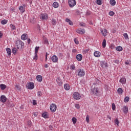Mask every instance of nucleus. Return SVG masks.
<instances>
[{"instance_id":"obj_1","label":"nucleus","mask_w":131,"mask_h":131,"mask_svg":"<svg viewBox=\"0 0 131 131\" xmlns=\"http://www.w3.org/2000/svg\"><path fill=\"white\" fill-rule=\"evenodd\" d=\"M16 45L17 47V49H22L23 47H24V43L22 42V41L20 40H17L16 41Z\"/></svg>"},{"instance_id":"obj_2","label":"nucleus","mask_w":131,"mask_h":131,"mask_svg":"<svg viewBox=\"0 0 131 131\" xmlns=\"http://www.w3.org/2000/svg\"><path fill=\"white\" fill-rule=\"evenodd\" d=\"M78 73V76L79 77H82L84 75H85V72L83 69H78L77 70Z\"/></svg>"},{"instance_id":"obj_3","label":"nucleus","mask_w":131,"mask_h":131,"mask_svg":"<svg viewBox=\"0 0 131 131\" xmlns=\"http://www.w3.org/2000/svg\"><path fill=\"white\" fill-rule=\"evenodd\" d=\"M73 97L75 100H80V98H81V96L78 92H75L73 95Z\"/></svg>"},{"instance_id":"obj_4","label":"nucleus","mask_w":131,"mask_h":131,"mask_svg":"<svg viewBox=\"0 0 131 131\" xmlns=\"http://www.w3.org/2000/svg\"><path fill=\"white\" fill-rule=\"evenodd\" d=\"M26 87L28 90H33L34 89V83L33 82H30L27 84Z\"/></svg>"},{"instance_id":"obj_5","label":"nucleus","mask_w":131,"mask_h":131,"mask_svg":"<svg viewBox=\"0 0 131 131\" xmlns=\"http://www.w3.org/2000/svg\"><path fill=\"white\" fill-rule=\"evenodd\" d=\"M91 93L92 95L98 96V94H99V89L97 88H94L93 89L91 90Z\"/></svg>"},{"instance_id":"obj_6","label":"nucleus","mask_w":131,"mask_h":131,"mask_svg":"<svg viewBox=\"0 0 131 131\" xmlns=\"http://www.w3.org/2000/svg\"><path fill=\"white\" fill-rule=\"evenodd\" d=\"M50 111L51 112H55L57 110V105L54 103H52L50 105Z\"/></svg>"},{"instance_id":"obj_7","label":"nucleus","mask_w":131,"mask_h":131,"mask_svg":"<svg viewBox=\"0 0 131 131\" xmlns=\"http://www.w3.org/2000/svg\"><path fill=\"white\" fill-rule=\"evenodd\" d=\"M69 5L70 8H73L76 5V1L75 0H69Z\"/></svg>"},{"instance_id":"obj_8","label":"nucleus","mask_w":131,"mask_h":131,"mask_svg":"<svg viewBox=\"0 0 131 131\" xmlns=\"http://www.w3.org/2000/svg\"><path fill=\"white\" fill-rule=\"evenodd\" d=\"M40 18L41 19V20H48V19L49 18V17L48 16V14H46V13H42L40 15Z\"/></svg>"},{"instance_id":"obj_9","label":"nucleus","mask_w":131,"mask_h":131,"mask_svg":"<svg viewBox=\"0 0 131 131\" xmlns=\"http://www.w3.org/2000/svg\"><path fill=\"white\" fill-rule=\"evenodd\" d=\"M7 97H6V96L5 95H2L1 96V99L0 101L1 102H2V103H6V102H7Z\"/></svg>"},{"instance_id":"obj_10","label":"nucleus","mask_w":131,"mask_h":131,"mask_svg":"<svg viewBox=\"0 0 131 131\" xmlns=\"http://www.w3.org/2000/svg\"><path fill=\"white\" fill-rule=\"evenodd\" d=\"M26 7V5H24L23 6H21L19 8V11H20L21 13H24L25 12V8Z\"/></svg>"},{"instance_id":"obj_11","label":"nucleus","mask_w":131,"mask_h":131,"mask_svg":"<svg viewBox=\"0 0 131 131\" xmlns=\"http://www.w3.org/2000/svg\"><path fill=\"white\" fill-rule=\"evenodd\" d=\"M51 59L54 63H57V62H58V57L56 55H53Z\"/></svg>"},{"instance_id":"obj_12","label":"nucleus","mask_w":131,"mask_h":131,"mask_svg":"<svg viewBox=\"0 0 131 131\" xmlns=\"http://www.w3.org/2000/svg\"><path fill=\"white\" fill-rule=\"evenodd\" d=\"M122 111L125 114H126L128 113V107L126 106H124L122 108Z\"/></svg>"},{"instance_id":"obj_13","label":"nucleus","mask_w":131,"mask_h":131,"mask_svg":"<svg viewBox=\"0 0 131 131\" xmlns=\"http://www.w3.org/2000/svg\"><path fill=\"white\" fill-rule=\"evenodd\" d=\"M76 32L79 34H83V33H84L85 31H84V29H80L79 30H77Z\"/></svg>"},{"instance_id":"obj_14","label":"nucleus","mask_w":131,"mask_h":131,"mask_svg":"<svg viewBox=\"0 0 131 131\" xmlns=\"http://www.w3.org/2000/svg\"><path fill=\"white\" fill-rule=\"evenodd\" d=\"M76 59L77 61H81L82 60V55L80 54H78L76 56Z\"/></svg>"},{"instance_id":"obj_15","label":"nucleus","mask_w":131,"mask_h":131,"mask_svg":"<svg viewBox=\"0 0 131 131\" xmlns=\"http://www.w3.org/2000/svg\"><path fill=\"white\" fill-rule=\"evenodd\" d=\"M94 55L95 56V57H96L97 58H99V57L101 56V53H100V52L99 51H95L94 53Z\"/></svg>"},{"instance_id":"obj_16","label":"nucleus","mask_w":131,"mask_h":131,"mask_svg":"<svg viewBox=\"0 0 131 131\" xmlns=\"http://www.w3.org/2000/svg\"><path fill=\"white\" fill-rule=\"evenodd\" d=\"M120 82H121V83L125 84V83L126 82V79L125 78H121L120 79Z\"/></svg>"},{"instance_id":"obj_17","label":"nucleus","mask_w":131,"mask_h":131,"mask_svg":"<svg viewBox=\"0 0 131 131\" xmlns=\"http://www.w3.org/2000/svg\"><path fill=\"white\" fill-rule=\"evenodd\" d=\"M27 34H24L21 36V38L23 40H26V39H27Z\"/></svg>"},{"instance_id":"obj_18","label":"nucleus","mask_w":131,"mask_h":131,"mask_svg":"<svg viewBox=\"0 0 131 131\" xmlns=\"http://www.w3.org/2000/svg\"><path fill=\"white\" fill-rule=\"evenodd\" d=\"M37 80L40 82L42 81V76L41 75H38L36 76Z\"/></svg>"},{"instance_id":"obj_19","label":"nucleus","mask_w":131,"mask_h":131,"mask_svg":"<svg viewBox=\"0 0 131 131\" xmlns=\"http://www.w3.org/2000/svg\"><path fill=\"white\" fill-rule=\"evenodd\" d=\"M64 89H66V91H69L70 90V85L68 84H65L64 85Z\"/></svg>"},{"instance_id":"obj_20","label":"nucleus","mask_w":131,"mask_h":131,"mask_svg":"<svg viewBox=\"0 0 131 131\" xmlns=\"http://www.w3.org/2000/svg\"><path fill=\"white\" fill-rule=\"evenodd\" d=\"M101 33H102V35H103V36H106V35H107V30H106V29H104L103 30H102Z\"/></svg>"},{"instance_id":"obj_21","label":"nucleus","mask_w":131,"mask_h":131,"mask_svg":"<svg viewBox=\"0 0 131 131\" xmlns=\"http://www.w3.org/2000/svg\"><path fill=\"white\" fill-rule=\"evenodd\" d=\"M56 81L57 82L58 85H62V84H63V82H62V81H61L60 78L56 79Z\"/></svg>"},{"instance_id":"obj_22","label":"nucleus","mask_w":131,"mask_h":131,"mask_svg":"<svg viewBox=\"0 0 131 131\" xmlns=\"http://www.w3.org/2000/svg\"><path fill=\"white\" fill-rule=\"evenodd\" d=\"M117 92L119 95H122V93H123V90H122V88L118 89Z\"/></svg>"},{"instance_id":"obj_23","label":"nucleus","mask_w":131,"mask_h":131,"mask_svg":"<svg viewBox=\"0 0 131 131\" xmlns=\"http://www.w3.org/2000/svg\"><path fill=\"white\" fill-rule=\"evenodd\" d=\"M0 88L2 90V91H4V90L6 89V88H7V85L4 84H0Z\"/></svg>"},{"instance_id":"obj_24","label":"nucleus","mask_w":131,"mask_h":131,"mask_svg":"<svg viewBox=\"0 0 131 131\" xmlns=\"http://www.w3.org/2000/svg\"><path fill=\"white\" fill-rule=\"evenodd\" d=\"M110 4L111 6H115L116 5V1L115 0H110Z\"/></svg>"},{"instance_id":"obj_25","label":"nucleus","mask_w":131,"mask_h":131,"mask_svg":"<svg viewBox=\"0 0 131 131\" xmlns=\"http://www.w3.org/2000/svg\"><path fill=\"white\" fill-rule=\"evenodd\" d=\"M66 22L69 23L70 25H71V26L73 25V23L71 21V20H70L69 18H66Z\"/></svg>"},{"instance_id":"obj_26","label":"nucleus","mask_w":131,"mask_h":131,"mask_svg":"<svg viewBox=\"0 0 131 131\" xmlns=\"http://www.w3.org/2000/svg\"><path fill=\"white\" fill-rule=\"evenodd\" d=\"M116 50L118 51V52H121L123 49L121 47L118 46L116 48Z\"/></svg>"},{"instance_id":"obj_27","label":"nucleus","mask_w":131,"mask_h":131,"mask_svg":"<svg viewBox=\"0 0 131 131\" xmlns=\"http://www.w3.org/2000/svg\"><path fill=\"white\" fill-rule=\"evenodd\" d=\"M53 7L54 8H58L59 7V3L58 2H54L53 4Z\"/></svg>"},{"instance_id":"obj_28","label":"nucleus","mask_w":131,"mask_h":131,"mask_svg":"<svg viewBox=\"0 0 131 131\" xmlns=\"http://www.w3.org/2000/svg\"><path fill=\"white\" fill-rule=\"evenodd\" d=\"M6 51L7 52V54L8 55V56H11V49L10 48H7L6 49Z\"/></svg>"},{"instance_id":"obj_29","label":"nucleus","mask_w":131,"mask_h":131,"mask_svg":"<svg viewBox=\"0 0 131 131\" xmlns=\"http://www.w3.org/2000/svg\"><path fill=\"white\" fill-rule=\"evenodd\" d=\"M12 52L13 53V55H16V54H17V49H16V48H13L12 49Z\"/></svg>"},{"instance_id":"obj_30","label":"nucleus","mask_w":131,"mask_h":131,"mask_svg":"<svg viewBox=\"0 0 131 131\" xmlns=\"http://www.w3.org/2000/svg\"><path fill=\"white\" fill-rule=\"evenodd\" d=\"M128 101H129V97H128V96L125 97L124 98V102L125 103H127L128 102Z\"/></svg>"},{"instance_id":"obj_31","label":"nucleus","mask_w":131,"mask_h":131,"mask_svg":"<svg viewBox=\"0 0 131 131\" xmlns=\"http://www.w3.org/2000/svg\"><path fill=\"white\" fill-rule=\"evenodd\" d=\"M7 105L8 107H14V104L10 102H7Z\"/></svg>"},{"instance_id":"obj_32","label":"nucleus","mask_w":131,"mask_h":131,"mask_svg":"<svg viewBox=\"0 0 131 131\" xmlns=\"http://www.w3.org/2000/svg\"><path fill=\"white\" fill-rule=\"evenodd\" d=\"M42 117H43L44 118H48V113H43L42 114Z\"/></svg>"},{"instance_id":"obj_33","label":"nucleus","mask_w":131,"mask_h":131,"mask_svg":"<svg viewBox=\"0 0 131 131\" xmlns=\"http://www.w3.org/2000/svg\"><path fill=\"white\" fill-rule=\"evenodd\" d=\"M105 63H106V62H105V61H102L100 62V66H101V67H102V68H104Z\"/></svg>"},{"instance_id":"obj_34","label":"nucleus","mask_w":131,"mask_h":131,"mask_svg":"<svg viewBox=\"0 0 131 131\" xmlns=\"http://www.w3.org/2000/svg\"><path fill=\"white\" fill-rule=\"evenodd\" d=\"M1 23L3 25H5V24H7V23H8V20L4 19L1 21Z\"/></svg>"},{"instance_id":"obj_35","label":"nucleus","mask_w":131,"mask_h":131,"mask_svg":"<svg viewBox=\"0 0 131 131\" xmlns=\"http://www.w3.org/2000/svg\"><path fill=\"white\" fill-rule=\"evenodd\" d=\"M115 124H117V126H119V121L118 120V119H116L115 120Z\"/></svg>"},{"instance_id":"obj_36","label":"nucleus","mask_w":131,"mask_h":131,"mask_svg":"<svg viewBox=\"0 0 131 131\" xmlns=\"http://www.w3.org/2000/svg\"><path fill=\"white\" fill-rule=\"evenodd\" d=\"M10 27L12 30H16V27L13 24L10 25Z\"/></svg>"},{"instance_id":"obj_37","label":"nucleus","mask_w":131,"mask_h":131,"mask_svg":"<svg viewBox=\"0 0 131 131\" xmlns=\"http://www.w3.org/2000/svg\"><path fill=\"white\" fill-rule=\"evenodd\" d=\"M102 47L103 48H106V39H104L102 42Z\"/></svg>"},{"instance_id":"obj_38","label":"nucleus","mask_w":131,"mask_h":131,"mask_svg":"<svg viewBox=\"0 0 131 131\" xmlns=\"http://www.w3.org/2000/svg\"><path fill=\"white\" fill-rule=\"evenodd\" d=\"M72 120L73 121V123L74 124H75V123H76V121H77V120L76 119V118H74L73 117L72 119Z\"/></svg>"},{"instance_id":"obj_39","label":"nucleus","mask_w":131,"mask_h":131,"mask_svg":"<svg viewBox=\"0 0 131 131\" xmlns=\"http://www.w3.org/2000/svg\"><path fill=\"white\" fill-rule=\"evenodd\" d=\"M96 4L100 6V5H102V0H97Z\"/></svg>"},{"instance_id":"obj_40","label":"nucleus","mask_w":131,"mask_h":131,"mask_svg":"<svg viewBox=\"0 0 131 131\" xmlns=\"http://www.w3.org/2000/svg\"><path fill=\"white\" fill-rule=\"evenodd\" d=\"M38 50H39V47H36L35 48V54H37V53H38Z\"/></svg>"},{"instance_id":"obj_41","label":"nucleus","mask_w":131,"mask_h":131,"mask_svg":"<svg viewBox=\"0 0 131 131\" xmlns=\"http://www.w3.org/2000/svg\"><path fill=\"white\" fill-rule=\"evenodd\" d=\"M52 25H56V24H57V21H56L55 19H52Z\"/></svg>"},{"instance_id":"obj_42","label":"nucleus","mask_w":131,"mask_h":131,"mask_svg":"<svg viewBox=\"0 0 131 131\" xmlns=\"http://www.w3.org/2000/svg\"><path fill=\"white\" fill-rule=\"evenodd\" d=\"M123 36L124 37L125 39H128V35H127V33H124Z\"/></svg>"},{"instance_id":"obj_43","label":"nucleus","mask_w":131,"mask_h":131,"mask_svg":"<svg viewBox=\"0 0 131 131\" xmlns=\"http://www.w3.org/2000/svg\"><path fill=\"white\" fill-rule=\"evenodd\" d=\"M74 41L75 43H76V45H78V43H79V42H78V40H77V38H74Z\"/></svg>"},{"instance_id":"obj_44","label":"nucleus","mask_w":131,"mask_h":131,"mask_svg":"<svg viewBox=\"0 0 131 131\" xmlns=\"http://www.w3.org/2000/svg\"><path fill=\"white\" fill-rule=\"evenodd\" d=\"M86 121L89 123L90 122V116L87 115L86 117Z\"/></svg>"},{"instance_id":"obj_45","label":"nucleus","mask_w":131,"mask_h":131,"mask_svg":"<svg viewBox=\"0 0 131 131\" xmlns=\"http://www.w3.org/2000/svg\"><path fill=\"white\" fill-rule=\"evenodd\" d=\"M114 14H115V13H114V12L113 11H110L108 13V14L110 15V16H114Z\"/></svg>"},{"instance_id":"obj_46","label":"nucleus","mask_w":131,"mask_h":131,"mask_svg":"<svg viewBox=\"0 0 131 131\" xmlns=\"http://www.w3.org/2000/svg\"><path fill=\"white\" fill-rule=\"evenodd\" d=\"M42 95V94H41V91H38L37 92V96L38 97H41Z\"/></svg>"},{"instance_id":"obj_47","label":"nucleus","mask_w":131,"mask_h":131,"mask_svg":"<svg viewBox=\"0 0 131 131\" xmlns=\"http://www.w3.org/2000/svg\"><path fill=\"white\" fill-rule=\"evenodd\" d=\"M34 60H37V53H35V56L33 57Z\"/></svg>"},{"instance_id":"obj_48","label":"nucleus","mask_w":131,"mask_h":131,"mask_svg":"<svg viewBox=\"0 0 131 131\" xmlns=\"http://www.w3.org/2000/svg\"><path fill=\"white\" fill-rule=\"evenodd\" d=\"M115 108H116L115 106V104L114 103H112V110H115Z\"/></svg>"},{"instance_id":"obj_49","label":"nucleus","mask_w":131,"mask_h":131,"mask_svg":"<svg viewBox=\"0 0 131 131\" xmlns=\"http://www.w3.org/2000/svg\"><path fill=\"white\" fill-rule=\"evenodd\" d=\"M58 56L59 57V58H62L63 57V54H62L61 53H59L58 54Z\"/></svg>"},{"instance_id":"obj_50","label":"nucleus","mask_w":131,"mask_h":131,"mask_svg":"<svg viewBox=\"0 0 131 131\" xmlns=\"http://www.w3.org/2000/svg\"><path fill=\"white\" fill-rule=\"evenodd\" d=\"M79 25L82 27H84L85 26V24L83 23H80Z\"/></svg>"},{"instance_id":"obj_51","label":"nucleus","mask_w":131,"mask_h":131,"mask_svg":"<svg viewBox=\"0 0 131 131\" xmlns=\"http://www.w3.org/2000/svg\"><path fill=\"white\" fill-rule=\"evenodd\" d=\"M38 115V112L34 113V116H35V117H37Z\"/></svg>"},{"instance_id":"obj_52","label":"nucleus","mask_w":131,"mask_h":131,"mask_svg":"<svg viewBox=\"0 0 131 131\" xmlns=\"http://www.w3.org/2000/svg\"><path fill=\"white\" fill-rule=\"evenodd\" d=\"M75 108H76L77 109H79L80 108L79 104H75Z\"/></svg>"},{"instance_id":"obj_53","label":"nucleus","mask_w":131,"mask_h":131,"mask_svg":"<svg viewBox=\"0 0 131 131\" xmlns=\"http://www.w3.org/2000/svg\"><path fill=\"white\" fill-rule=\"evenodd\" d=\"M114 62L116 63V64H119V60H114Z\"/></svg>"},{"instance_id":"obj_54","label":"nucleus","mask_w":131,"mask_h":131,"mask_svg":"<svg viewBox=\"0 0 131 131\" xmlns=\"http://www.w3.org/2000/svg\"><path fill=\"white\" fill-rule=\"evenodd\" d=\"M77 15H80V11H79V10H77L76 12Z\"/></svg>"},{"instance_id":"obj_55","label":"nucleus","mask_w":131,"mask_h":131,"mask_svg":"<svg viewBox=\"0 0 131 131\" xmlns=\"http://www.w3.org/2000/svg\"><path fill=\"white\" fill-rule=\"evenodd\" d=\"M71 69H72L73 70H74L75 69V67L73 65L71 66Z\"/></svg>"},{"instance_id":"obj_56","label":"nucleus","mask_w":131,"mask_h":131,"mask_svg":"<svg viewBox=\"0 0 131 131\" xmlns=\"http://www.w3.org/2000/svg\"><path fill=\"white\" fill-rule=\"evenodd\" d=\"M44 41L45 43H46V45H48V43H49V42L48 41V40L47 39L44 40Z\"/></svg>"},{"instance_id":"obj_57","label":"nucleus","mask_w":131,"mask_h":131,"mask_svg":"<svg viewBox=\"0 0 131 131\" xmlns=\"http://www.w3.org/2000/svg\"><path fill=\"white\" fill-rule=\"evenodd\" d=\"M89 49L85 50L84 51V54H86V53H88V52H89Z\"/></svg>"},{"instance_id":"obj_58","label":"nucleus","mask_w":131,"mask_h":131,"mask_svg":"<svg viewBox=\"0 0 131 131\" xmlns=\"http://www.w3.org/2000/svg\"><path fill=\"white\" fill-rule=\"evenodd\" d=\"M28 125H29V126H30V125H31V121H28Z\"/></svg>"},{"instance_id":"obj_59","label":"nucleus","mask_w":131,"mask_h":131,"mask_svg":"<svg viewBox=\"0 0 131 131\" xmlns=\"http://www.w3.org/2000/svg\"><path fill=\"white\" fill-rule=\"evenodd\" d=\"M31 41V40L30 38H28V43L29 45V43H30Z\"/></svg>"},{"instance_id":"obj_60","label":"nucleus","mask_w":131,"mask_h":131,"mask_svg":"<svg viewBox=\"0 0 131 131\" xmlns=\"http://www.w3.org/2000/svg\"><path fill=\"white\" fill-rule=\"evenodd\" d=\"M48 60V53H46V61Z\"/></svg>"},{"instance_id":"obj_61","label":"nucleus","mask_w":131,"mask_h":131,"mask_svg":"<svg viewBox=\"0 0 131 131\" xmlns=\"http://www.w3.org/2000/svg\"><path fill=\"white\" fill-rule=\"evenodd\" d=\"M125 65H129V62L128 61H125Z\"/></svg>"},{"instance_id":"obj_62","label":"nucleus","mask_w":131,"mask_h":131,"mask_svg":"<svg viewBox=\"0 0 131 131\" xmlns=\"http://www.w3.org/2000/svg\"><path fill=\"white\" fill-rule=\"evenodd\" d=\"M33 105H36V102H35V100H33Z\"/></svg>"},{"instance_id":"obj_63","label":"nucleus","mask_w":131,"mask_h":131,"mask_svg":"<svg viewBox=\"0 0 131 131\" xmlns=\"http://www.w3.org/2000/svg\"><path fill=\"white\" fill-rule=\"evenodd\" d=\"M15 88H16V89H17V90H19V85H15Z\"/></svg>"},{"instance_id":"obj_64","label":"nucleus","mask_w":131,"mask_h":131,"mask_svg":"<svg viewBox=\"0 0 131 131\" xmlns=\"http://www.w3.org/2000/svg\"><path fill=\"white\" fill-rule=\"evenodd\" d=\"M104 67H108V66H107V63H105Z\"/></svg>"}]
</instances>
